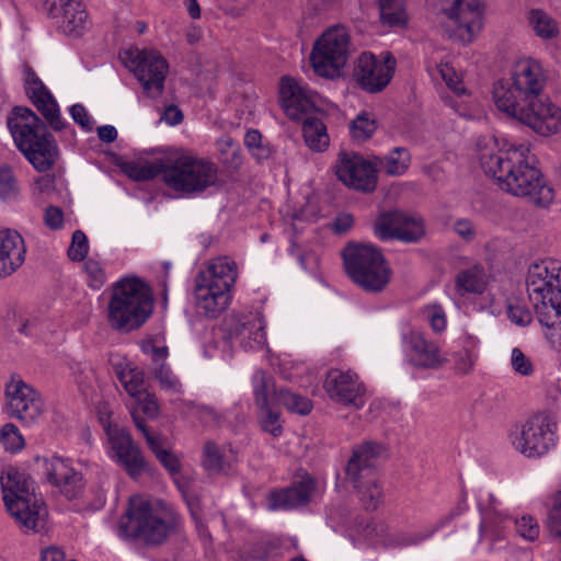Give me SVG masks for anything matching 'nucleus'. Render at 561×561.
I'll use <instances>...</instances> for the list:
<instances>
[{
	"instance_id": "f257e3e1",
	"label": "nucleus",
	"mask_w": 561,
	"mask_h": 561,
	"mask_svg": "<svg viewBox=\"0 0 561 561\" xmlns=\"http://www.w3.org/2000/svg\"><path fill=\"white\" fill-rule=\"evenodd\" d=\"M478 149L481 168L497 180L502 190L514 196L527 197L539 207H547L553 202L554 191L536 168L528 145L499 148L494 138H488L479 140Z\"/></svg>"
},
{
	"instance_id": "f03ea898",
	"label": "nucleus",
	"mask_w": 561,
	"mask_h": 561,
	"mask_svg": "<svg viewBox=\"0 0 561 561\" xmlns=\"http://www.w3.org/2000/svg\"><path fill=\"white\" fill-rule=\"evenodd\" d=\"M183 518L175 507L161 500L129 499L128 508L118 523V535L137 539L148 547L160 546L182 527Z\"/></svg>"
},
{
	"instance_id": "7ed1b4c3",
	"label": "nucleus",
	"mask_w": 561,
	"mask_h": 561,
	"mask_svg": "<svg viewBox=\"0 0 561 561\" xmlns=\"http://www.w3.org/2000/svg\"><path fill=\"white\" fill-rule=\"evenodd\" d=\"M16 148L38 171L46 172L55 163L58 147L45 123L30 108L15 106L7 119Z\"/></svg>"
},
{
	"instance_id": "20e7f679",
	"label": "nucleus",
	"mask_w": 561,
	"mask_h": 561,
	"mask_svg": "<svg viewBox=\"0 0 561 561\" xmlns=\"http://www.w3.org/2000/svg\"><path fill=\"white\" fill-rule=\"evenodd\" d=\"M152 309L151 290L140 278L125 277L113 284L107 305V321L113 329L136 330L147 321Z\"/></svg>"
},
{
	"instance_id": "39448f33",
	"label": "nucleus",
	"mask_w": 561,
	"mask_h": 561,
	"mask_svg": "<svg viewBox=\"0 0 561 561\" xmlns=\"http://www.w3.org/2000/svg\"><path fill=\"white\" fill-rule=\"evenodd\" d=\"M545 76L539 64L531 59L519 60L510 79H501L493 85L492 94L496 107L517 119L526 103L540 95Z\"/></svg>"
},
{
	"instance_id": "423d86ee",
	"label": "nucleus",
	"mask_w": 561,
	"mask_h": 561,
	"mask_svg": "<svg viewBox=\"0 0 561 561\" xmlns=\"http://www.w3.org/2000/svg\"><path fill=\"white\" fill-rule=\"evenodd\" d=\"M1 489L8 512L25 529L39 531L45 526L47 511L44 502L25 473L10 468L2 473Z\"/></svg>"
},
{
	"instance_id": "0eeeda50",
	"label": "nucleus",
	"mask_w": 561,
	"mask_h": 561,
	"mask_svg": "<svg viewBox=\"0 0 561 561\" xmlns=\"http://www.w3.org/2000/svg\"><path fill=\"white\" fill-rule=\"evenodd\" d=\"M348 277L368 293H380L390 283L392 270L385 255L370 243H348L343 250Z\"/></svg>"
},
{
	"instance_id": "6e6552de",
	"label": "nucleus",
	"mask_w": 561,
	"mask_h": 561,
	"mask_svg": "<svg viewBox=\"0 0 561 561\" xmlns=\"http://www.w3.org/2000/svg\"><path fill=\"white\" fill-rule=\"evenodd\" d=\"M218 182V167L210 160L181 154L165 160L163 183L182 196L201 194Z\"/></svg>"
},
{
	"instance_id": "1a4fd4ad",
	"label": "nucleus",
	"mask_w": 561,
	"mask_h": 561,
	"mask_svg": "<svg viewBox=\"0 0 561 561\" xmlns=\"http://www.w3.org/2000/svg\"><path fill=\"white\" fill-rule=\"evenodd\" d=\"M383 446L375 442H365L353 448L345 468L346 479L359 494V500L368 511L376 510L381 500V490L375 478V463L382 454Z\"/></svg>"
},
{
	"instance_id": "9d476101",
	"label": "nucleus",
	"mask_w": 561,
	"mask_h": 561,
	"mask_svg": "<svg viewBox=\"0 0 561 561\" xmlns=\"http://www.w3.org/2000/svg\"><path fill=\"white\" fill-rule=\"evenodd\" d=\"M467 510V494L462 491L455 507H453L447 514L443 515L436 523L425 526L422 529L396 533L388 537V529L386 525L382 523L369 522L362 528V530H359V535L365 541L373 546L379 543H385L392 548L416 546L433 537L438 530L448 526L454 518L460 516Z\"/></svg>"
},
{
	"instance_id": "9b49d317",
	"label": "nucleus",
	"mask_w": 561,
	"mask_h": 561,
	"mask_svg": "<svg viewBox=\"0 0 561 561\" xmlns=\"http://www.w3.org/2000/svg\"><path fill=\"white\" fill-rule=\"evenodd\" d=\"M350 35L342 25L328 28L314 43L310 54L313 71L334 79L346 66L350 56Z\"/></svg>"
},
{
	"instance_id": "f8f14e48",
	"label": "nucleus",
	"mask_w": 561,
	"mask_h": 561,
	"mask_svg": "<svg viewBox=\"0 0 561 561\" xmlns=\"http://www.w3.org/2000/svg\"><path fill=\"white\" fill-rule=\"evenodd\" d=\"M514 448L528 458H539L557 445V423L542 413L528 417L510 433Z\"/></svg>"
},
{
	"instance_id": "ddd939ff",
	"label": "nucleus",
	"mask_w": 561,
	"mask_h": 561,
	"mask_svg": "<svg viewBox=\"0 0 561 561\" xmlns=\"http://www.w3.org/2000/svg\"><path fill=\"white\" fill-rule=\"evenodd\" d=\"M122 59L140 82L148 98L157 99L162 95L169 65L158 50L130 47L124 50Z\"/></svg>"
},
{
	"instance_id": "4468645a",
	"label": "nucleus",
	"mask_w": 561,
	"mask_h": 561,
	"mask_svg": "<svg viewBox=\"0 0 561 561\" xmlns=\"http://www.w3.org/2000/svg\"><path fill=\"white\" fill-rule=\"evenodd\" d=\"M396 66V58L390 53L377 57L370 51H364L355 61L353 77L365 92L379 93L392 80Z\"/></svg>"
},
{
	"instance_id": "2eb2a0df",
	"label": "nucleus",
	"mask_w": 561,
	"mask_h": 561,
	"mask_svg": "<svg viewBox=\"0 0 561 561\" xmlns=\"http://www.w3.org/2000/svg\"><path fill=\"white\" fill-rule=\"evenodd\" d=\"M35 465L45 480L56 488L65 497H79L84 489L83 476L72 467L69 458L56 455L50 457L36 456Z\"/></svg>"
},
{
	"instance_id": "dca6fc26",
	"label": "nucleus",
	"mask_w": 561,
	"mask_h": 561,
	"mask_svg": "<svg viewBox=\"0 0 561 561\" xmlns=\"http://www.w3.org/2000/svg\"><path fill=\"white\" fill-rule=\"evenodd\" d=\"M7 412L26 425L34 424L44 413L41 394L18 375L5 385Z\"/></svg>"
},
{
	"instance_id": "f3484780",
	"label": "nucleus",
	"mask_w": 561,
	"mask_h": 561,
	"mask_svg": "<svg viewBox=\"0 0 561 561\" xmlns=\"http://www.w3.org/2000/svg\"><path fill=\"white\" fill-rule=\"evenodd\" d=\"M449 5L444 7L443 13L448 19V25L454 28V35L461 43L469 44L479 34L483 24V3L481 0H444Z\"/></svg>"
},
{
	"instance_id": "a211bd4d",
	"label": "nucleus",
	"mask_w": 561,
	"mask_h": 561,
	"mask_svg": "<svg viewBox=\"0 0 561 561\" xmlns=\"http://www.w3.org/2000/svg\"><path fill=\"white\" fill-rule=\"evenodd\" d=\"M477 506L480 513V540L489 541L491 550L503 548L508 516L501 510L500 500L492 492L481 489L477 495Z\"/></svg>"
},
{
	"instance_id": "6ab92c4d",
	"label": "nucleus",
	"mask_w": 561,
	"mask_h": 561,
	"mask_svg": "<svg viewBox=\"0 0 561 561\" xmlns=\"http://www.w3.org/2000/svg\"><path fill=\"white\" fill-rule=\"evenodd\" d=\"M374 233L381 241L392 239L416 242L424 234L423 221L398 209L379 214L374 222Z\"/></svg>"
},
{
	"instance_id": "aec40b11",
	"label": "nucleus",
	"mask_w": 561,
	"mask_h": 561,
	"mask_svg": "<svg viewBox=\"0 0 561 561\" xmlns=\"http://www.w3.org/2000/svg\"><path fill=\"white\" fill-rule=\"evenodd\" d=\"M226 337L239 341L244 351H260L266 345L265 321L261 313L231 314L222 323Z\"/></svg>"
},
{
	"instance_id": "412c9836",
	"label": "nucleus",
	"mask_w": 561,
	"mask_h": 561,
	"mask_svg": "<svg viewBox=\"0 0 561 561\" xmlns=\"http://www.w3.org/2000/svg\"><path fill=\"white\" fill-rule=\"evenodd\" d=\"M402 346L408 362L417 368L437 369L447 363L439 346L425 334L411 327H404L401 333Z\"/></svg>"
},
{
	"instance_id": "4be33fe9",
	"label": "nucleus",
	"mask_w": 561,
	"mask_h": 561,
	"mask_svg": "<svg viewBox=\"0 0 561 561\" xmlns=\"http://www.w3.org/2000/svg\"><path fill=\"white\" fill-rule=\"evenodd\" d=\"M336 175L346 186L370 193L377 185V170L374 164L354 152L342 151L339 154Z\"/></svg>"
},
{
	"instance_id": "5701e85b",
	"label": "nucleus",
	"mask_w": 561,
	"mask_h": 561,
	"mask_svg": "<svg viewBox=\"0 0 561 561\" xmlns=\"http://www.w3.org/2000/svg\"><path fill=\"white\" fill-rule=\"evenodd\" d=\"M517 121L529 126L541 136H549L559 130L561 108L550 102L549 99H541L537 95L526 103Z\"/></svg>"
},
{
	"instance_id": "b1692460",
	"label": "nucleus",
	"mask_w": 561,
	"mask_h": 561,
	"mask_svg": "<svg viewBox=\"0 0 561 561\" xmlns=\"http://www.w3.org/2000/svg\"><path fill=\"white\" fill-rule=\"evenodd\" d=\"M106 434L116 461L133 479L139 477L146 469L147 462L130 434L124 428L112 425L106 427Z\"/></svg>"
},
{
	"instance_id": "393cba45",
	"label": "nucleus",
	"mask_w": 561,
	"mask_h": 561,
	"mask_svg": "<svg viewBox=\"0 0 561 561\" xmlns=\"http://www.w3.org/2000/svg\"><path fill=\"white\" fill-rule=\"evenodd\" d=\"M324 389L332 400L343 405L359 409L365 403V388L357 375L351 371L330 370L324 380Z\"/></svg>"
},
{
	"instance_id": "a878e982",
	"label": "nucleus",
	"mask_w": 561,
	"mask_h": 561,
	"mask_svg": "<svg viewBox=\"0 0 561 561\" xmlns=\"http://www.w3.org/2000/svg\"><path fill=\"white\" fill-rule=\"evenodd\" d=\"M25 91L54 130L59 131L66 126L55 98L31 67L25 69Z\"/></svg>"
},
{
	"instance_id": "bb28decb",
	"label": "nucleus",
	"mask_w": 561,
	"mask_h": 561,
	"mask_svg": "<svg viewBox=\"0 0 561 561\" xmlns=\"http://www.w3.org/2000/svg\"><path fill=\"white\" fill-rule=\"evenodd\" d=\"M280 100L286 115L299 121L316 106L317 93L304 82L290 77H283L280 82Z\"/></svg>"
},
{
	"instance_id": "cd10ccee",
	"label": "nucleus",
	"mask_w": 561,
	"mask_h": 561,
	"mask_svg": "<svg viewBox=\"0 0 561 561\" xmlns=\"http://www.w3.org/2000/svg\"><path fill=\"white\" fill-rule=\"evenodd\" d=\"M314 491L316 480L311 476L306 474L290 486L272 492L270 495V508L293 510L307 505Z\"/></svg>"
},
{
	"instance_id": "c85d7f7f",
	"label": "nucleus",
	"mask_w": 561,
	"mask_h": 561,
	"mask_svg": "<svg viewBox=\"0 0 561 561\" xmlns=\"http://www.w3.org/2000/svg\"><path fill=\"white\" fill-rule=\"evenodd\" d=\"M25 254V243L18 231H0V278L15 273L23 265Z\"/></svg>"
},
{
	"instance_id": "c756f323",
	"label": "nucleus",
	"mask_w": 561,
	"mask_h": 561,
	"mask_svg": "<svg viewBox=\"0 0 561 561\" xmlns=\"http://www.w3.org/2000/svg\"><path fill=\"white\" fill-rule=\"evenodd\" d=\"M194 297L198 312L214 319L228 308L232 295L195 277Z\"/></svg>"
},
{
	"instance_id": "7c9ffc66",
	"label": "nucleus",
	"mask_w": 561,
	"mask_h": 561,
	"mask_svg": "<svg viewBox=\"0 0 561 561\" xmlns=\"http://www.w3.org/2000/svg\"><path fill=\"white\" fill-rule=\"evenodd\" d=\"M196 277L231 294L237 279V265L228 256H219L214 259L207 268L199 272Z\"/></svg>"
},
{
	"instance_id": "2f4dec72",
	"label": "nucleus",
	"mask_w": 561,
	"mask_h": 561,
	"mask_svg": "<svg viewBox=\"0 0 561 561\" xmlns=\"http://www.w3.org/2000/svg\"><path fill=\"white\" fill-rule=\"evenodd\" d=\"M255 404L259 409L276 408L279 401V392L283 387H277L271 375L264 370H257L252 377Z\"/></svg>"
},
{
	"instance_id": "473e14b6",
	"label": "nucleus",
	"mask_w": 561,
	"mask_h": 561,
	"mask_svg": "<svg viewBox=\"0 0 561 561\" xmlns=\"http://www.w3.org/2000/svg\"><path fill=\"white\" fill-rule=\"evenodd\" d=\"M88 23V13L83 4L77 0H70L64 14L56 22L58 28L68 35H79Z\"/></svg>"
},
{
	"instance_id": "72a5a7b5",
	"label": "nucleus",
	"mask_w": 561,
	"mask_h": 561,
	"mask_svg": "<svg viewBox=\"0 0 561 561\" xmlns=\"http://www.w3.org/2000/svg\"><path fill=\"white\" fill-rule=\"evenodd\" d=\"M485 274L481 265H473L457 273L455 288L460 296L467 294H482L485 289Z\"/></svg>"
},
{
	"instance_id": "f704fd0d",
	"label": "nucleus",
	"mask_w": 561,
	"mask_h": 561,
	"mask_svg": "<svg viewBox=\"0 0 561 561\" xmlns=\"http://www.w3.org/2000/svg\"><path fill=\"white\" fill-rule=\"evenodd\" d=\"M534 305L538 321L549 329L561 323V296L542 295V298L530 299Z\"/></svg>"
},
{
	"instance_id": "c9c22d12",
	"label": "nucleus",
	"mask_w": 561,
	"mask_h": 561,
	"mask_svg": "<svg viewBox=\"0 0 561 561\" xmlns=\"http://www.w3.org/2000/svg\"><path fill=\"white\" fill-rule=\"evenodd\" d=\"M302 134L306 145L313 151H324L330 144L325 124L318 117L309 116L304 119Z\"/></svg>"
},
{
	"instance_id": "e433bc0d",
	"label": "nucleus",
	"mask_w": 561,
	"mask_h": 561,
	"mask_svg": "<svg viewBox=\"0 0 561 561\" xmlns=\"http://www.w3.org/2000/svg\"><path fill=\"white\" fill-rule=\"evenodd\" d=\"M380 21L389 27L407 25L408 15L404 0H379Z\"/></svg>"
},
{
	"instance_id": "4c0bfd02",
	"label": "nucleus",
	"mask_w": 561,
	"mask_h": 561,
	"mask_svg": "<svg viewBox=\"0 0 561 561\" xmlns=\"http://www.w3.org/2000/svg\"><path fill=\"white\" fill-rule=\"evenodd\" d=\"M165 169V161L158 160L156 162H136L130 161L124 164V172L134 181H149L158 175H161L163 181V173Z\"/></svg>"
},
{
	"instance_id": "58836bf2",
	"label": "nucleus",
	"mask_w": 561,
	"mask_h": 561,
	"mask_svg": "<svg viewBox=\"0 0 561 561\" xmlns=\"http://www.w3.org/2000/svg\"><path fill=\"white\" fill-rule=\"evenodd\" d=\"M116 375L122 386L131 398H137L146 391L144 374L138 368L126 364L125 367L116 368Z\"/></svg>"
},
{
	"instance_id": "ea45409f",
	"label": "nucleus",
	"mask_w": 561,
	"mask_h": 561,
	"mask_svg": "<svg viewBox=\"0 0 561 561\" xmlns=\"http://www.w3.org/2000/svg\"><path fill=\"white\" fill-rule=\"evenodd\" d=\"M529 23L536 35L541 38H552L559 33L557 22L540 9H534L529 12Z\"/></svg>"
},
{
	"instance_id": "a19ab883",
	"label": "nucleus",
	"mask_w": 561,
	"mask_h": 561,
	"mask_svg": "<svg viewBox=\"0 0 561 561\" xmlns=\"http://www.w3.org/2000/svg\"><path fill=\"white\" fill-rule=\"evenodd\" d=\"M203 465L206 470L217 473H226L230 463L219 446L214 442H207L204 446Z\"/></svg>"
},
{
	"instance_id": "79ce46f5",
	"label": "nucleus",
	"mask_w": 561,
	"mask_h": 561,
	"mask_svg": "<svg viewBox=\"0 0 561 561\" xmlns=\"http://www.w3.org/2000/svg\"><path fill=\"white\" fill-rule=\"evenodd\" d=\"M278 405H284L289 412L297 413L300 415H307L312 410V402L296 392H293L286 388L280 389Z\"/></svg>"
},
{
	"instance_id": "37998d69",
	"label": "nucleus",
	"mask_w": 561,
	"mask_h": 561,
	"mask_svg": "<svg viewBox=\"0 0 561 561\" xmlns=\"http://www.w3.org/2000/svg\"><path fill=\"white\" fill-rule=\"evenodd\" d=\"M19 182L9 167H0V199L2 202H14L20 197Z\"/></svg>"
},
{
	"instance_id": "c03bdc74",
	"label": "nucleus",
	"mask_w": 561,
	"mask_h": 561,
	"mask_svg": "<svg viewBox=\"0 0 561 561\" xmlns=\"http://www.w3.org/2000/svg\"><path fill=\"white\" fill-rule=\"evenodd\" d=\"M75 374V380L78 385L79 390L85 398H93L98 378L94 369L88 365H79Z\"/></svg>"
},
{
	"instance_id": "a18cd8bd",
	"label": "nucleus",
	"mask_w": 561,
	"mask_h": 561,
	"mask_svg": "<svg viewBox=\"0 0 561 561\" xmlns=\"http://www.w3.org/2000/svg\"><path fill=\"white\" fill-rule=\"evenodd\" d=\"M350 129L354 139L365 141L374 135L377 124L369 113L362 112L352 121Z\"/></svg>"
},
{
	"instance_id": "49530a36",
	"label": "nucleus",
	"mask_w": 561,
	"mask_h": 561,
	"mask_svg": "<svg viewBox=\"0 0 561 561\" xmlns=\"http://www.w3.org/2000/svg\"><path fill=\"white\" fill-rule=\"evenodd\" d=\"M410 153L403 147H396L386 158L385 169L390 175H402L410 165Z\"/></svg>"
},
{
	"instance_id": "de8ad7c7",
	"label": "nucleus",
	"mask_w": 561,
	"mask_h": 561,
	"mask_svg": "<svg viewBox=\"0 0 561 561\" xmlns=\"http://www.w3.org/2000/svg\"><path fill=\"white\" fill-rule=\"evenodd\" d=\"M0 442L3 448L11 454L21 451L25 446L24 437L13 423L2 425L0 430Z\"/></svg>"
},
{
	"instance_id": "09e8293b",
	"label": "nucleus",
	"mask_w": 561,
	"mask_h": 561,
	"mask_svg": "<svg viewBox=\"0 0 561 561\" xmlns=\"http://www.w3.org/2000/svg\"><path fill=\"white\" fill-rule=\"evenodd\" d=\"M156 379L159 381L160 388L171 393L182 392V383L167 364L152 366Z\"/></svg>"
},
{
	"instance_id": "8fccbe9b",
	"label": "nucleus",
	"mask_w": 561,
	"mask_h": 561,
	"mask_svg": "<svg viewBox=\"0 0 561 561\" xmlns=\"http://www.w3.org/2000/svg\"><path fill=\"white\" fill-rule=\"evenodd\" d=\"M261 416L260 423L262 430L270 433L274 437L283 434V426L280 424V413L275 408L260 409Z\"/></svg>"
},
{
	"instance_id": "3c124183",
	"label": "nucleus",
	"mask_w": 561,
	"mask_h": 561,
	"mask_svg": "<svg viewBox=\"0 0 561 561\" xmlns=\"http://www.w3.org/2000/svg\"><path fill=\"white\" fill-rule=\"evenodd\" d=\"M89 252V242L85 233L81 230H76L72 233L71 244L68 249V257L71 261L80 262L85 259Z\"/></svg>"
},
{
	"instance_id": "603ef678",
	"label": "nucleus",
	"mask_w": 561,
	"mask_h": 561,
	"mask_svg": "<svg viewBox=\"0 0 561 561\" xmlns=\"http://www.w3.org/2000/svg\"><path fill=\"white\" fill-rule=\"evenodd\" d=\"M282 557V549L276 541H261L252 550V558L257 561H276Z\"/></svg>"
},
{
	"instance_id": "864d4df0",
	"label": "nucleus",
	"mask_w": 561,
	"mask_h": 561,
	"mask_svg": "<svg viewBox=\"0 0 561 561\" xmlns=\"http://www.w3.org/2000/svg\"><path fill=\"white\" fill-rule=\"evenodd\" d=\"M517 534L527 541H535L540 534V527L537 520L529 515L522 516L515 520Z\"/></svg>"
},
{
	"instance_id": "5fc2aeb1",
	"label": "nucleus",
	"mask_w": 561,
	"mask_h": 561,
	"mask_svg": "<svg viewBox=\"0 0 561 561\" xmlns=\"http://www.w3.org/2000/svg\"><path fill=\"white\" fill-rule=\"evenodd\" d=\"M84 272L88 285L92 289H100L104 285L106 276L98 261L88 259L84 263Z\"/></svg>"
},
{
	"instance_id": "6e6d98bb",
	"label": "nucleus",
	"mask_w": 561,
	"mask_h": 561,
	"mask_svg": "<svg viewBox=\"0 0 561 561\" xmlns=\"http://www.w3.org/2000/svg\"><path fill=\"white\" fill-rule=\"evenodd\" d=\"M511 365L513 370L520 376H531L534 373V365L524 352L514 347L511 354Z\"/></svg>"
},
{
	"instance_id": "4d7b16f0",
	"label": "nucleus",
	"mask_w": 561,
	"mask_h": 561,
	"mask_svg": "<svg viewBox=\"0 0 561 561\" xmlns=\"http://www.w3.org/2000/svg\"><path fill=\"white\" fill-rule=\"evenodd\" d=\"M438 72L447 87L457 95H462L466 92L460 77L451 66L448 64H440L438 66Z\"/></svg>"
},
{
	"instance_id": "13d9d810",
	"label": "nucleus",
	"mask_w": 561,
	"mask_h": 561,
	"mask_svg": "<svg viewBox=\"0 0 561 561\" xmlns=\"http://www.w3.org/2000/svg\"><path fill=\"white\" fill-rule=\"evenodd\" d=\"M507 318L511 322L519 327H527L533 321V314L530 310L523 305L510 302L507 306Z\"/></svg>"
},
{
	"instance_id": "bf43d9fd",
	"label": "nucleus",
	"mask_w": 561,
	"mask_h": 561,
	"mask_svg": "<svg viewBox=\"0 0 561 561\" xmlns=\"http://www.w3.org/2000/svg\"><path fill=\"white\" fill-rule=\"evenodd\" d=\"M137 403V408L148 417L153 419L157 416L159 405L157 398L153 393L148 391L142 392L139 397L134 398Z\"/></svg>"
},
{
	"instance_id": "052dcab7",
	"label": "nucleus",
	"mask_w": 561,
	"mask_h": 561,
	"mask_svg": "<svg viewBox=\"0 0 561 561\" xmlns=\"http://www.w3.org/2000/svg\"><path fill=\"white\" fill-rule=\"evenodd\" d=\"M69 112L75 123L78 124L83 130L91 131L93 129L90 116L83 105L73 104Z\"/></svg>"
},
{
	"instance_id": "680f3d73",
	"label": "nucleus",
	"mask_w": 561,
	"mask_h": 561,
	"mask_svg": "<svg viewBox=\"0 0 561 561\" xmlns=\"http://www.w3.org/2000/svg\"><path fill=\"white\" fill-rule=\"evenodd\" d=\"M70 0H42V10L56 22L64 14Z\"/></svg>"
},
{
	"instance_id": "e2e57ef3",
	"label": "nucleus",
	"mask_w": 561,
	"mask_h": 561,
	"mask_svg": "<svg viewBox=\"0 0 561 561\" xmlns=\"http://www.w3.org/2000/svg\"><path fill=\"white\" fill-rule=\"evenodd\" d=\"M142 351L145 354H147L151 357L153 366H159L160 364H165V359L168 358V355H169V351H168L167 346H157L152 343L144 345Z\"/></svg>"
},
{
	"instance_id": "0e129e2a",
	"label": "nucleus",
	"mask_w": 561,
	"mask_h": 561,
	"mask_svg": "<svg viewBox=\"0 0 561 561\" xmlns=\"http://www.w3.org/2000/svg\"><path fill=\"white\" fill-rule=\"evenodd\" d=\"M428 321L435 332H442L446 328L445 312L439 306H432L427 309Z\"/></svg>"
},
{
	"instance_id": "69168bd1",
	"label": "nucleus",
	"mask_w": 561,
	"mask_h": 561,
	"mask_svg": "<svg viewBox=\"0 0 561 561\" xmlns=\"http://www.w3.org/2000/svg\"><path fill=\"white\" fill-rule=\"evenodd\" d=\"M157 459L161 462V465L171 473L175 474L180 472L181 463L179 458L171 453L169 449L164 451H160V455L157 456Z\"/></svg>"
},
{
	"instance_id": "338daca9",
	"label": "nucleus",
	"mask_w": 561,
	"mask_h": 561,
	"mask_svg": "<svg viewBox=\"0 0 561 561\" xmlns=\"http://www.w3.org/2000/svg\"><path fill=\"white\" fill-rule=\"evenodd\" d=\"M456 233L461 237L465 241L470 242L476 238V228L473 224L468 219H458L454 227Z\"/></svg>"
},
{
	"instance_id": "774afa93",
	"label": "nucleus",
	"mask_w": 561,
	"mask_h": 561,
	"mask_svg": "<svg viewBox=\"0 0 561 561\" xmlns=\"http://www.w3.org/2000/svg\"><path fill=\"white\" fill-rule=\"evenodd\" d=\"M45 224L50 229H60L64 224V214L59 207L49 206L45 211Z\"/></svg>"
}]
</instances>
